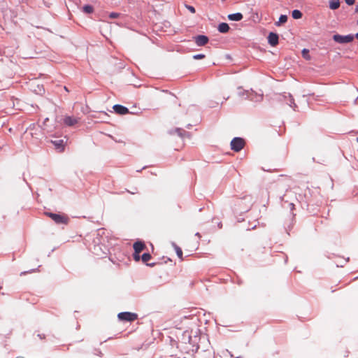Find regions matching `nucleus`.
Listing matches in <instances>:
<instances>
[{
	"instance_id": "nucleus-1",
	"label": "nucleus",
	"mask_w": 358,
	"mask_h": 358,
	"mask_svg": "<svg viewBox=\"0 0 358 358\" xmlns=\"http://www.w3.org/2000/svg\"><path fill=\"white\" fill-rule=\"evenodd\" d=\"M238 96H242L245 99H248L253 102H260L263 99V94H257L252 90H241L238 92Z\"/></svg>"
},
{
	"instance_id": "nucleus-2",
	"label": "nucleus",
	"mask_w": 358,
	"mask_h": 358,
	"mask_svg": "<svg viewBox=\"0 0 358 358\" xmlns=\"http://www.w3.org/2000/svg\"><path fill=\"white\" fill-rule=\"evenodd\" d=\"M45 214L51 218L57 224H67L69 220V217L64 214L51 212H45Z\"/></svg>"
},
{
	"instance_id": "nucleus-3",
	"label": "nucleus",
	"mask_w": 358,
	"mask_h": 358,
	"mask_svg": "<svg viewBox=\"0 0 358 358\" xmlns=\"http://www.w3.org/2000/svg\"><path fill=\"white\" fill-rule=\"evenodd\" d=\"M355 38V35L350 34L348 35H340V34H334L332 36L333 40L340 44H345L352 42Z\"/></svg>"
},
{
	"instance_id": "nucleus-4",
	"label": "nucleus",
	"mask_w": 358,
	"mask_h": 358,
	"mask_svg": "<svg viewBox=\"0 0 358 358\" xmlns=\"http://www.w3.org/2000/svg\"><path fill=\"white\" fill-rule=\"evenodd\" d=\"M231 149L234 152L241 151L245 145L244 140L241 137H235L231 141Z\"/></svg>"
},
{
	"instance_id": "nucleus-5",
	"label": "nucleus",
	"mask_w": 358,
	"mask_h": 358,
	"mask_svg": "<svg viewBox=\"0 0 358 358\" xmlns=\"http://www.w3.org/2000/svg\"><path fill=\"white\" fill-rule=\"evenodd\" d=\"M117 317L121 321L133 322L137 319L138 315L130 312H122L117 315Z\"/></svg>"
},
{
	"instance_id": "nucleus-6",
	"label": "nucleus",
	"mask_w": 358,
	"mask_h": 358,
	"mask_svg": "<svg viewBox=\"0 0 358 358\" xmlns=\"http://www.w3.org/2000/svg\"><path fill=\"white\" fill-rule=\"evenodd\" d=\"M281 97H282L280 99L281 101H285L288 106H289L292 108H293L294 110L296 111L297 110L298 106L295 103L294 99L293 96H292V94H290L289 93L285 92L281 96Z\"/></svg>"
},
{
	"instance_id": "nucleus-7",
	"label": "nucleus",
	"mask_w": 358,
	"mask_h": 358,
	"mask_svg": "<svg viewBox=\"0 0 358 358\" xmlns=\"http://www.w3.org/2000/svg\"><path fill=\"white\" fill-rule=\"evenodd\" d=\"M267 38L268 44L272 47L276 46L279 43V36L276 33L270 32Z\"/></svg>"
},
{
	"instance_id": "nucleus-8",
	"label": "nucleus",
	"mask_w": 358,
	"mask_h": 358,
	"mask_svg": "<svg viewBox=\"0 0 358 358\" xmlns=\"http://www.w3.org/2000/svg\"><path fill=\"white\" fill-rule=\"evenodd\" d=\"M194 40L197 46H203L209 41L208 37L206 35H197L194 37Z\"/></svg>"
},
{
	"instance_id": "nucleus-9",
	"label": "nucleus",
	"mask_w": 358,
	"mask_h": 358,
	"mask_svg": "<svg viewBox=\"0 0 358 358\" xmlns=\"http://www.w3.org/2000/svg\"><path fill=\"white\" fill-rule=\"evenodd\" d=\"M181 342L185 344L194 345V341L189 331H185L181 336Z\"/></svg>"
},
{
	"instance_id": "nucleus-10",
	"label": "nucleus",
	"mask_w": 358,
	"mask_h": 358,
	"mask_svg": "<svg viewBox=\"0 0 358 358\" xmlns=\"http://www.w3.org/2000/svg\"><path fill=\"white\" fill-rule=\"evenodd\" d=\"M113 108L116 113L120 115H126L129 112L127 107L120 104L114 105Z\"/></svg>"
},
{
	"instance_id": "nucleus-11",
	"label": "nucleus",
	"mask_w": 358,
	"mask_h": 358,
	"mask_svg": "<svg viewBox=\"0 0 358 358\" xmlns=\"http://www.w3.org/2000/svg\"><path fill=\"white\" fill-rule=\"evenodd\" d=\"M52 143L55 145V148L60 152L64 151L66 141L64 139H57L52 141Z\"/></svg>"
},
{
	"instance_id": "nucleus-12",
	"label": "nucleus",
	"mask_w": 358,
	"mask_h": 358,
	"mask_svg": "<svg viewBox=\"0 0 358 358\" xmlns=\"http://www.w3.org/2000/svg\"><path fill=\"white\" fill-rule=\"evenodd\" d=\"M78 122V120L77 118L71 116H66L64 119V123L69 127L75 125Z\"/></svg>"
},
{
	"instance_id": "nucleus-13",
	"label": "nucleus",
	"mask_w": 358,
	"mask_h": 358,
	"mask_svg": "<svg viewBox=\"0 0 358 358\" xmlns=\"http://www.w3.org/2000/svg\"><path fill=\"white\" fill-rule=\"evenodd\" d=\"M177 134L180 137L185 138V136L190 137V134L181 128H176L173 131H170V134Z\"/></svg>"
},
{
	"instance_id": "nucleus-14",
	"label": "nucleus",
	"mask_w": 358,
	"mask_h": 358,
	"mask_svg": "<svg viewBox=\"0 0 358 358\" xmlns=\"http://www.w3.org/2000/svg\"><path fill=\"white\" fill-rule=\"evenodd\" d=\"M133 248L136 253H140L145 249V245L142 241H136L134 243Z\"/></svg>"
},
{
	"instance_id": "nucleus-15",
	"label": "nucleus",
	"mask_w": 358,
	"mask_h": 358,
	"mask_svg": "<svg viewBox=\"0 0 358 358\" xmlns=\"http://www.w3.org/2000/svg\"><path fill=\"white\" fill-rule=\"evenodd\" d=\"M243 17V15L241 13H235L232 14H229L228 15V19L231 21H241Z\"/></svg>"
},
{
	"instance_id": "nucleus-16",
	"label": "nucleus",
	"mask_w": 358,
	"mask_h": 358,
	"mask_svg": "<svg viewBox=\"0 0 358 358\" xmlns=\"http://www.w3.org/2000/svg\"><path fill=\"white\" fill-rule=\"evenodd\" d=\"M229 29V24L226 22L220 23L217 27V30L222 34L227 33Z\"/></svg>"
},
{
	"instance_id": "nucleus-17",
	"label": "nucleus",
	"mask_w": 358,
	"mask_h": 358,
	"mask_svg": "<svg viewBox=\"0 0 358 358\" xmlns=\"http://www.w3.org/2000/svg\"><path fill=\"white\" fill-rule=\"evenodd\" d=\"M340 6V1L339 0H330L329 1V8L331 10H336Z\"/></svg>"
},
{
	"instance_id": "nucleus-18",
	"label": "nucleus",
	"mask_w": 358,
	"mask_h": 358,
	"mask_svg": "<svg viewBox=\"0 0 358 358\" xmlns=\"http://www.w3.org/2000/svg\"><path fill=\"white\" fill-rule=\"evenodd\" d=\"M287 21V16L286 15H281L278 22H275V25L277 27L280 26L282 24L285 23Z\"/></svg>"
},
{
	"instance_id": "nucleus-19",
	"label": "nucleus",
	"mask_w": 358,
	"mask_h": 358,
	"mask_svg": "<svg viewBox=\"0 0 358 358\" xmlns=\"http://www.w3.org/2000/svg\"><path fill=\"white\" fill-rule=\"evenodd\" d=\"M302 13L299 10L295 9L292 12V17L295 20H299L302 17Z\"/></svg>"
},
{
	"instance_id": "nucleus-20",
	"label": "nucleus",
	"mask_w": 358,
	"mask_h": 358,
	"mask_svg": "<svg viewBox=\"0 0 358 358\" xmlns=\"http://www.w3.org/2000/svg\"><path fill=\"white\" fill-rule=\"evenodd\" d=\"M172 245H173V247L174 248V249L176 250L177 256L179 258L182 259V251L181 248L179 246H178L175 243H172Z\"/></svg>"
},
{
	"instance_id": "nucleus-21",
	"label": "nucleus",
	"mask_w": 358,
	"mask_h": 358,
	"mask_svg": "<svg viewBox=\"0 0 358 358\" xmlns=\"http://www.w3.org/2000/svg\"><path fill=\"white\" fill-rule=\"evenodd\" d=\"M152 256L148 252H145L141 256V260L143 263H148V262L151 259Z\"/></svg>"
},
{
	"instance_id": "nucleus-22",
	"label": "nucleus",
	"mask_w": 358,
	"mask_h": 358,
	"mask_svg": "<svg viewBox=\"0 0 358 358\" xmlns=\"http://www.w3.org/2000/svg\"><path fill=\"white\" fill-rule=\"evenodd\" d=\"M83 12H85V13H92L94 10V8L93 7L91 6V5H85L83 7Z\"/></svg>"
},
{
	"instance_id": "nucleus-23",
	"label": "nucleus",
	"mask_w": 358,
	"mask_h": 358,
	"mask_svg": "<svg viewBox=\"0 0 358 358\" xmlns=\"http://www.w3.org/2000/svg\"><path fill=\"white\" fill-rule=\"evenodd\" d=\"M192 57L194 59L198 60V59H204L206 57V55L204 54H196V55H193Z\"/></svg>"
},
{
	"instance_id": "nucleus-24",
	"label": "nucleus",
	"mask_w": 358,
	"mask_h": 358,
	"mask_svg": "<svg viewBox=\"0 0 358 358\" xmlns=\"http://www.w3.org/2000/svg\"><path fill=\"white\" fill-rule=\"evenodd\" d=\"M140 253H136L135 252H134L133 254V257H134V259L136 261V262H139L140 259H141V257L139 255Z\"/></svg>"
},
{
	"instance_id": "nucleus-25",
	"label": "nucleus",
	"mask_w": 358,
	"mask_h": 358,
	"mask_svg": "<svg viewBox=\"0 0 358 358\" xmlns=\"http://www.w3.org/2000/svg\"><path fill=\"white\" fill-rule=\"evenodd\" d=\"M99 250H101V248H100L99 245H94V251H93V252H94L96 255H97V256L101 255V254L98 252V251H99Z\"/></svg>"
},
{
	"instance_id": "nucleus-26",
	"label": "nucleus",
	"mask_w": 358,
	"mask_h": 358,
	"mask_svg": "<svg viewBox=\"0 0 358 358\" xmlns=\"http://www.w3.org/2000/svg\"><path fill=\"white\" fill-rule=\"evenodd\" d=\"M185 7L192 13H194L196 12V10L194 6L190 5H185Z\"/></svg>"
},
{
	"instance_id": "nucleus-27",
	"label": "nucleus",
	"mask_w": 358,
	"mask_h": 358,
	"mask_svg": "<svg viewBox=\"0 0 358 358\" xmlns=\"http://www.w3.org/2000/svg\"><path fill=\"white\" fill-rule=\"evenodd\" d=\"M120 14L119 13H115V12H112L109 14V17L110 18H116Z\"/></svg>"
},
{
	"instance_id": "nucleus-28",
	"label": "nucleus",
	"mask_w": 358,
	"mask_h": 358,
	"mask_svg": "<svg viewBox=\"0 0 358 358\" xmlns=\"http://www.w3.org/2000/svg\"><path fill=\"white\" fill-rule=\"evenodd\" d=\"M38 269H31L30 271H23L20 273V275H25L27 273H33V272H35L36 271H37Z\"/></svg>"
},
{
	"instance_id": "nucleus-29",
	"label": "nucleus",
	"mask_w": 358,
	"mask_h": 358,
	"mask_svg": "<svg viewBox=\"0 0 358 358\" xmlns=\"http://www.w3.org/2000/svg\"><path fill=\"white\" fill-rule=\"evenodd\" d=\"M345 1L348 6H352L355 3V0H345Z\"/></svg>"
},
{
	"instance_id": "nucleus-30",
	"label": "nucleus",
	"mask_w": 358,
	"mask_h": 358,
	"mask_svg": "<svg viewBox=\"0 0 358 358\" xmlns=\"http://www.w3.org/2000/svg\"><path fill=\"white\" fill-rule=\"evenodd\" d=\"M125 191H126V192H129V194H136V193L138 192H137V188H136V187H135V188H134V190L130 191V190L127 189H126V190H125Z\"/></svg>"
},
{
	"instance_id": "nucleus-31",
	"label": "nucleus",
	"mask_w": 358,
	"mask_h": 358,
	"mask_svg": "<svg viewBox=\"0 0 358 358\" xmlns=\"http://www.w3.org/2000/svg\"><path fill=\"white\" fill-rule=\"evenodd\" d=\"M95 355L99 356V357H101L102 356V352L100 350H95V352H94Z\"/></svg>"
},
{
	"instance_id": "nucleus-32",
	"label": "nucleus",
	"mask_w": 358,
	"mask_h": 358,
	"mask_svg": "<svg viewBox=\"0 0 358 358\" xmlns=\"http://www.w3.org/2000/svg\"><path fill=\"white\" fill-rule=\"evenodd\" d=\"M146 265L150 267H153L156 265V263H146Z\"/></svg>"
},
{
	"instance_id": "nucleus-33",
	"label": "nucleus",
	"mask_w": 358,
	"mask_h": 358,
	"mask_svg": "<svg viewBox=\"0 0 358 358\" xmlns=\"http://www.w3.org/2000/svg\"><path fill=\"white\" fill-rule=\"evenodd\" d=\"M289 206L290 207V209L292 210L294 207V205L292 203H289Z\"/></svg>"
},
{
	"instance_id": "nucleus-34",
	"label": "nucleus",
	"mask_w": 358,
	"mask_h": 358,
	"mask_svg": "<svg viewBox=\"0 0 358 358\" xmlns=\"http://www.w3.org/2000/svg\"><path fill=\"white\" fill-rule=\"evenodd\" d=\"M336 266H337V267H343V265L342 264H340L339 262H337V263H336Z\"/></svg>"
},
{
	"instance_id": "nucleus-35",
	"label": "nucleus",
	"mask_w": 358,
	"mask_h": 358,
	"mask_svg": "<svg viewBox=\"0 0 358 358\" xmlns=\"http://www.w3.org/2000/svg\"><path fill=\"white\" fill-rule=\"evenodd\" d=\"M217 225H218V227H219L220 229H221V228L222 227V222H220L217 224Z\"/></svg>"
},
{
	"instance_id": "nucleus-36",
	"label": "nucleus",
	"mask_w": 358,
	"mask_h": 358,
	"mask_svg": "<svg viewBox=\"0 0 358 358\" xmlns=\"http://www.w3.org/2000/svg\"><path fill=\"white\" fill-rule=\"evenodd\" d=\"M355 11V13H358V3L356 5Z\"/></svg>"
},
{
	"instance_id": "nucleus-37",
	"label": "nucleus",
	"mask_w": 358,
	"mask_h": 358,
	"mask_svg": "<svg viewBox=\"0 0 358 358\" xmlns=\"http://www.w3.org/2000/svg\"><path fill=\"white\" fill-rule=\"evenodd\" d=\"M304 52H308V50L306 49H303L302 53L304 55Z\"/></svg>"
},
{
	"instance_id": "nucleus-38",
	"label": "nucleus",
	"mask_w": 358,
	"mask_h": 358,
	"mask_svg": "<svg viewBox=\"0 0 358 358\" xmlns=\"http://www.w3.org/2000/svg\"><path fill=\"white\" fill-rule=\"evenodd\" d=\"M195 236H198L199 238H200V237H201V235H200V234H199V232H196V233L195 234Z\"/></svg>"
},
{
	"instance_id": "nucleus-39",
	"label": "nucleus",
	"mask_w": 358,
	"mask_h": 358,
	"mask_svg": "<svg viewBox=\"0 0 358 358\" xmlns=\"http://www.w3.org/2000/svg\"><path fill=\"white\" fill-rule=\"evenodd\" d=\"M355 38L358 40V32L355 35Z\"/></svg>"
},
{
	"instance_id": "nucleus-40",
	"label": "nucleus",
	"mask_w": 358,
	"mask_h": 358,
	"mask_svg": "<svg viewBox=\"0 0 358 358\" xmlns=\"http://www.w3.org/2000/svg\"><path fill=\"white\" fill-rule=\"evenodd\" d=\"M48 118L47 117V118L45 119L43 124H45V122H48Z\"/></svg>"
},
{
	"instance_id": "nucleus-41",
	"label": "nucleus",
	"mask_w": 358,
	"mask_h": 358,
	"mask_svg": "<svg viewBox=\"0 0 358 358\" xmlns=\"http://www.w3.org/2000/svg\"><path fill=\"white\" fill-rule=\"evenodd\" d=\"M191 127H192V125H191V124H189L187 125V127L188 129H189Z\"/></svg>"
},
{
	"instance_id": "nucleus-42",
	"label": "nucleus",
	"mask_w": 358,
	"mask_h": 358,
	"mask_svg": "<svg viewBox=\"0 0 358 358\" xmlns=\"http://www.w3.org/2000/svg\"><path fill=\"white\" fill-rule=\"evenodd\" d=\"M349 261V257H348L347 259H345V262H348Z\"/></svg>"
},
{
	"instance_id": "nucleus-43",
	"label": "nucleus",
	"mask_w": 358,
	"mask_h": 358,
	"mask_svg": "<svg viewBox=\"0 0 358 358\" xmlns=\"http://www.w3.org/2000/svg\"><path fill=\"white\" fill-rule=\"evenodd\" d=\"M0 61H3L2 55H0Z\"/></svg>"
},
{
	"instance_id": "nucleus-44",
	"label": "nucleus",
	"mask_w": 358,
	"mask_h": 358,
	"mask_svg": "<svg viewBox=\"0 0 358 358\" xmlns=\"http://www.w3.org/2000/svg\"><path fill=\"white\" fill-rule=\"evenodd\" d=\"M64 90L66 91V92H69V90L66 87H64Z\"/></svg>"
},
{
	"instance_id": "nucleus-45",
	"label": "nucleus",
	"mask_w": 358,
	"mask_h": 358,
	"mask_svg": "<svg viewBox=\"0 0 358 358\" xmlns=\"http://www.w3.org/2000/svg\"><path fill=\"white\" fill-rule=\"evenodd\" d=\"M17 358H24V357H17Z\"/></svg>"
},
{
	"instance_id": "nucleus-46",
	"label": "nucleus",
	"mask_w": 358,
	"mask_h": 358,
	"mask_svg": "<svg viewBox=\"0 0 358 358\" xmlns=\"http://www.w3.org/2000/svg\"><path fill=\"white\" fill-rule=\"evenodd\" d=\"M357 24L358 25V19H357Z\"/></svg>"
},
{
	"instance_id": "nucleus-47",
	"label": "nucleus",
	"mask_w": 358,
	"mask_h": 358,
	"mask_svg": "<svg viewBox=\"0 0 358 358\" xmlns=\"http://www.w3.org/2000/svg\"><path fill=\"white\" fill-rule=\"evenodd\" d=\"M357 141L358 142V138H357Z\"/></svg>"
},
{
	"instance_id": "nucleus-48",
	"label": "nucleus",
	"mask_w": 358,
	"mask_h": 358,
	"mask_svg": "<svg viewBox=\"0 0 358 358\" xmlns=\"http://www.w3.org/2000/svg\"><path fill=\"white\" fill-rule=\"evenodd\" d=\"M1 287H1V286H0V289H1Z\"/></svg>"
},
{
	"instance_id": "nucleus-49",
	"label": "nucleus",
	"mask_w": 358,
	"mask_h": 358,
	"mask_svg": "<svg viewBox=\"0 0 358 358\" xmlns=\"http://www.w3.org/2000/svg\"><path fill=\"white\" fill-rule=\"evenodd\" d=\"M237 358H238V357H237Z\"/></svg>"
}]
</instances>
